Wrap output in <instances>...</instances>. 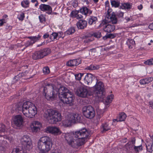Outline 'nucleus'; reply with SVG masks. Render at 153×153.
I'll return each instance as SVG.
<instances>
[{"label":"nucleus","mask_w":153,"mask_h":153,"mask_svg":"<svg viewBox=\"0 0 153 153\" xmlns=\"http://www.w3.org/2000/svg\"><path fill=\"white\" fill-rule=\"evenodd\" d=\"M90 134L86 128H83L74 133L71 132L68 134L69 140L68 142L69 145L73 148L81 146L84 144L85 140Z\"/></svg>","instance_id":"f257e3e1"},{"label":"nucleus","mask_w":153,"mask_h":153,"mask_svg":"<svg viewBox=\"0 0 153 153\" xmlns=\"http://www.w3.org/2000/svg\"><path fill=\"white\" fill-rule=\"evenodd\" d=\"M16 110L22 111L25 116L29 118H33L37 113L36 107L29 101L19 102L16 105Z\"/></svg>","instance_id":"f03ea898"},{"label":"nucleus","mask_w":153,"mask_h":153,"mask_svg":"<svg viewBox=\"0 0 153 153\" xmlns=\"http://www.w3.org/2000/svg\"><path fill=\"white\" fill-rule=\"evenodd\" d=\"M52 145V140L50 137L44 136L40 138L37 143V147L40 151L39 153H46L49 152Z\"/></svg>","instance_id":"7ed1b4c3"},{"label":"nucleus","mask_w":153,"mask_h":153,"mask_svg":"<svg viewBox=\"0 0 153 153\" xmlns=\"http://www.w3.org/2000/svg\"><path fill=\"white\" fill-rule=\"evenodd\" d=\"M44 116L51 124H56L62 119L61 114L58 111L52 109H48L45 112Z\"/></svg>","instance_id":"20e7f679"},{"label":"nucleus","mask_w":153,"mask_h":153,"mask_svg":"<svg viewBox=\"0 0 153 153\" xmlns=\"http://www.w3.org/2000/svg\"><path fill=\"white\" fill-rule=\"evenodd\" d=\"M96 80V84L92 88L93 91L99 97L102 99L103 98V94L104 91V84L97 78Z\"/></svg>","instance_id":"39448f33"},{"label":"nucleus","mask_w":153,"mask_h":153,"mask_svg":"<svg viewBox=\"0 0 153 153\" xmlns=\"http://www.w3.org/2000/svg\"><path fill=\"white\" fill-rule=\"evenodd\" d=\"M110 10L108 9L106 15L105 19L102 21L103 25L106 24L109 22H111L113 24L117 23V20L114 13H111L110 11Z\"/></svg>","instance_id":"423d86ee"},{"label":"nucleus","mask_w":153,"mask_h":153,"mask_svg":"<svg viewBox=\"0 0 153 153\" xmlns=\"http://www.w3.org/2000/svg\"><path fill=\"white\" fill-rule=\"evenodd\" d=\"M82 117L80 115L77 114L71 113L68 116V126H71L76 122H80Z\"/></svg>","instance_id":"0eeeda50"},{"label":"nucleus","mask_w":153,"mask_h":153,"mask_svg":"<svg viewBox=\"0 0 153 153\" xmlns=\"http://www.w3.org/2000/svg\"><path fill=\"white\" fill-rule=\"evenodd\" d=\"M76 93L78 96L82 98H85L88 95L87 87L83 85H80L77 88Z\"/></svg>","instance_id":"6e6552de"},{"label":"nucleus","mask_w":153,"mask_h":153,"mask_svg":"<svg viewBox=\"0 0 153 153\" xmlns=\"http://www.w3.org/2000/svg\"><path fill=\"white\" fill-rule=\"evenodd\" d=\"M82 110L84 116L87 118L91 119L95 115L94 109L91 106L84 107Z\"/></svg>","instance_id":"1a4fd4ad"},{"label":"nucleus","mask_w":153,"mask_h":153,"mask_svg":"<svg viewBox=\"0 0 153 153\" xmlns=\"http://www.w3.org/2000/svg\"><path fill=\"white\" fill-rule=\"evenodd\" d=\"M67 88L64 86L61 87L58 90L59 97L64 104H67Z\"/></svg>","instance_id":"9d476101"},{"label":"nucleus","mask_w":153,"mask_h":153,"mask_svg":"<svg viewBox=\"0 0 153 153\" xmlns=\"http://www.w3.org/2000/svg\"><path fill=\"white\" fill-rule=\"evenodd\" d=\"M24 120V118L22 116L17 115L14 117L13 122L17 128L20 129L23 126Z\"/></svg>","instance_id":"9b49d317"},{"label":"nucleus","mask_w":153,"mask_h":153,"mask_svg":"<svg viewBox=\"0 0 153 153\" xmlns=\"http://www.w3.org/2000/svg\"><path fill=\"white\" fill-rule=\"evenodd\" d=\"M46 131L53 134L55 135H57L61 134L62 132L60 129L55 126H49L46 128Z\"/></svg>","instance_id":"f8f14e48"},{"label":"nucleus","mask_w":153,"mask_h":153,"mask_svg":"<svg viewBox=\"0 0 153 153\" xmlns=\"http://www.w3.org/2000/svg\"><path fill=\"white\" fill-rule=\"evenodd\" d=\"M47 89L48 88L47 87H44L43 89L46 99L48 100H54L55 98L56 95L54 94L53 91V90L51 91V93H49L48 91H46Z\"/></svg>","instance_id":"ddd939ff"},{"label":"nucleus","mask_w":153,"mask_h":153,"mask_svg":"<svg viewBox=\"0 0 153 153\" xmlns=\"http://www.w3.org/2000/svg\"><path fill=\"white\" fill-rule=\"evenodd\" d=\"M39 8L41 10L46 12L48 14H51L52 12L51 7L48 5L42 4L39 6Z\"/></svg>","instance_id":"4468645a"},{"label":"nucleus","mask_w":153,"mask_h":153,"mask_svg":"<svg viewBox=\"0 0 153 153\" xmlns=\"http://www.w3.org/2000/svg\"><path fill=\"white\" fill-rule=\"evenodd\" d=\"M74 99L73 93L68 89V105L69 106H72L74 104Z\"/></svg>","instance_id":"2eb2a0df"},{"label":"nucleus","mask_w":153,"mask_h":153,"mask_svg":"<svg viewBox=\"0 0 153 153\" xmlns=\"http://www.w3.org/2000/svg\"><path fill=\"white\" fill-rule=\"evenodd\" d=\"M41 126V123L38 121H35L30 126L32 131L36 132L39 130V127Z\"/></svg>","instance_id":"dca6fc26"},{"label":"nucleus","mask_w":153,"mask_h":153,"mask_svg":"<svg viewBox=\"0 0 153 153\" xmlns=\"http://www.w3.org/2000/svg\"><path fill=\"white\" fill-rule=\"evenodd\" d=\"M87 22L85 20H80L76 23V25L78 28L81 29H84L87 26Z\"/></svg>","instance_id":"f3484780"},{"label":"nucleus","mask_w":153,"mask_h":153,"mask_svg":"<svg viewBox=\"0 0 153 153\" xmlns=\"http://www.w3.org/2000/svg\"><path fill=\"white\" fill-rule=\"evenodd\" d=\"M93 77V75L91 74H87L84 78L85 83L88 85L91 83Z\"/></svg>","instance_id":"a211bd4d"},{"label":"nucleus","mask_w":153,"mask_h":153,"mask_svg":"<svg viewBox=\"0 0 153 153\" xmlns=\"http://www.w3.org/2000/svg\"><path fill=\"white\" fill-rule=\"evenodd\" d=\"M80 13L83 15L87 16L88 14L90 15L92 13V11L88 9L86 7H83L79 10Z\"/></svg>","instance_id":"6ab92c4d"},{"label":"nucleus","mask_w":153,"mask_h":153,"mask_svg":"<svg viewBox=\"0 0 153 153\" xmlns=\"http://www.w3.org/2000/svg\"><path fill=\"white\" fill-rule=\"evenodd\" d=\"M81 62V61L79 59L71 60L68 62V66H74L78 65Z\"/></svg>","instance_id":"aec40b11"},{"label":"nucleus","mask_w":153,"mask_h":153,"mask_svg":"<svg viewBox=\"0 0 153 153\" xmlns=\"http://www.w3.org/2000/svg\"><path fill=\"white\" fill-rule=\"evenodd\" d=\"M39 51L41 53L42 58L47 56L51 52V50L50 48H48L40 50Z\"/></svg>","instance_id":"412c9836"},{"label":"nucleus","mask_w":153,"mask_h":153,"mask_svg":"<svg viewBox=\"0 0 153 153\" xmlns=\"http://www.w3.org/2000/svg\"><path fill=\"white\" fill-rule=\"evenodd\" d=\"M115 29V26L109 24L105 26L103 29L104 31L108 33H110L113 31Z\"/></svg>","instance_id":"4be33fe9"},{"label":"nucleus","mask_w":153,"mask_h":153,"mask_svg":"<svg viewBox=\"0 0 153 153\" xmlns=\"http://www.w3.org/2000/svg\"><path fill=\"white\" fill-rule=\"evenodd\" d=\"M153 80V78L149 77L141 79L140 83L141 85H144L148 84Z\"/></svg>","instance_id":"5701e85b"},{"label":"nucleus","mask_w":153,"mask_h":153,"mask_svg":"<svg viewBox=\"0 0 153 153\" xmlns=\"http://www.w3.org/2000/svg\"><path fill=\"white\" fill-rule=\"evenodd\" d=\"M28 73V71H26L24 73H19L18 75H17V76H15V77H14V81H13V82H16V81H18V80H19L23 76H27V74Z\"/></svg>","instance_id":"b1692460"},{"label":"nucleus","mask_w":153,"mask_h":153,"mask_svg":"<svg viewBox=\"0 0 153 153\" xmlns=\"http://www.w3.org/2000/svg\"><path fill=\"white\" fill-rule=\"evenodd\" d=\"M32 57L34 60L42 58L39 51H36L33 53L32 56Z\"/></svg>","instance_id":"393cba45"},{"label":"nucleus","mask_w":153,"mask_h":153,"mask_svg":"<svg viewBox=\"0 0 153 153\" xmlns=\"http://www.w3.org/2000/svg\"><path fill=\"white\" fill-rule=\"evenodd\" d=\"M25 144L24 143H22V147L27 150L30 151L32 147V143L31 141H30V143L28 142L25 143Z\"/></svg>","instance_id":"a878e982"},{"label":"nucleus","mask_w":153,"mask_h":153,"mask_svg":"<svg viewBox=\"0 0 153 153\" xmlns=\"http://www.w3.org/2000/svg\"><path fill=\"white\" fill-rule=\"evenodd\" d=\"M101 129H102V132H105L111 129V128L109 126L108 124L107 123L102 124L101 125Z\"/></svg>","instance_id":"bb28decb"},{"label":"nucleus","mask_w":153,"mask_h":153,"mask_svg":"<svg viewBox=\"0 0 153 153\" xmlns=\"http://www.w3.org/2000/svg\"><path fill=\"white\" fill-rule=\"evenodd\" d=\"M127 44L129 48H132L135 45V41L132 39H128L127 42Z\"/></svg>","instance_id":"cd10ccee"},{"label":"nucleus","mask_w":153,"mask_h":153,"mask_svg":"<svg viewBox=\"0 0 153 153\" xmlns=\"http://www.w3.org/2000/svg\"><path fill=\"white\" fill-rule=\"evenodd\" d=\"M111 5L115 7H118L120 4V2L118 0H111Z\"/></svg>","instance_id":"c85d7f7f"},{"label":"nucleus","mask_w":153,"mask_h":153,"mask_svg":"<svg viewBox=\"0 0 153 153\" xmlns=\"http://www.w3.org/2000/svg\"><path fill=\"white\" fill-rule=\"evenodd\" d=\"M97 21V17L95 16H91L89 19L88 20V24L90 25H92L94 24H95Z\"/></svg>","instance_id":"c756f323"},{"label":"nucleus","mask_w":153,"mask_h":153,"mask_svg":"<svg viewBox=\"0 0 153 153\" xmlns=\"http://www.w3.org/2000/svg\"><path fill=\"white\" fill-rule=\"evenodd\" d=\"M31 140L28 136L25 135L21 139L22 143H24L25 144V143L28 142L30 143Z\"/></svg>","instance_id":"7c9ffc66"},{"label":"nucleus","mask_w":153,"mask_h":153,"mask_svg":"<svg viewBox=\"0 0 153 153\" xmlns=\"http://www.w3.org/2000/svg\"><path fill=\"white\" fill-rule=\"evenodd\" d=\"M58 36V34L57 33H53L49 36V38L51 41H53L55 39H57Z\"/></svg>","instance_id":"2f4dec72"},{"label":"nucleus","mask_w":153,"mask_h":153,"mask_svg":"<svg viewBox=\"0 0 153 153\" xmlns=\"http://www.w3.org/2000/svg\"><path fill=\"white\" fill-rule=\"evenodd\" d=\"M68 78L69 80H74L75 79V74L71 71L68 72Z\"/></svg>","instance_id":"473e14b6"},{"label":"nucleus","mask_w":153,"mask_h":153,"mask_svg":"<svg viewBox=\"0 0 153 153\" xmlns=\"http://www.w3.org/2000/svg\"><path fill=\"white\" fill-rule=\"evenodd\" d=\"M120 8L122 9H130L131 8V5L128 3H122Z\"/></svg>","instance_id":"72a5a7b5"},{"label":"nucleus","mask_w":153,"mask_h":153,"mask_svg":"<svg viewBox=\"0 0 153 153\" xmlns=\"http://www.w3.org/2000/svg\"><path fill=\"white\" fill-rule=\"evenodd\" d=\"M99 66L91 65L90 66L87 67V69L88 70H97L99 68Z\"/></svg>","instance_id":"f704fd0d"},{"label":"nucleus","mask_w":153,"mask_h":153,"mask_svg":"<svg viewBox=\"0 0 153 153\" xmlns=\"http://www.w3.org/2000/svg\"><path fill=\"white\" fill-rule=\"evenodd\" d=\"M126 117V114L124 113H122L119 114V120L120 121H123L125 120Z\"/></svg>","instance_id":"c9c22d12"},{"label":"nucleus","mask_w":153,"mask_h":153,"mask_svg":"<svg viewBox=\"0 0 153 153\" xmlns=\"http://www.w3.org/2000/svg\"><path fill=\"white\" fill-rule=\"evenodd\" d=\"M29 3L28 0H24L21 3L22 6L25 8L29 7Z\"/></svg>","instance_id":"e433bc0d"},{"label":"nucleus","mask_w":153,"mask_h":153,"mask_svg":"<svg viewBox=\"0 0 153 153\" xmlns=\"http://www.w3.org/2000/svg\"><path fill=\"white\" fill-rule=\"evenodd\" d=\"M86 73H80L77 74H75V79L76 80L79 81L81 80L82 77H83Z\"/></svg>","instance_id":"4c0bfd02"},{"label":"nucleus","mask_w":153,"mask_h":153,"mask_svg":"<svg viewBox=\"0 0 153 153\" xmlns=\"http://www.w3.org/2000/svg\"><path fill=\"white\" fill-rule=\"evenodd\" d=\"M75 83V82H74L73 80H69L68 81V84L69 85H70L71 86V88H70L69 87V88L71 89L72 90L73 88L74 89V85Z\"/></svg>","instance_id":"58836bf2"},{"label":"nucleus","mask_w":153,"mask_h":153,"mask_svg":"<svg viewBox=\"0 0 153 153\" xmlns=\"http://www.w3.org/2000/svg\"><path fill=\"white\" fill-rule=\"evenodd\" d=\"M146 65H153V58H152L148 59L144 62Z\"/></svg>","instance_id":"ea45409f"},{"label":"nucleus","mask_w":153,"mask_h":153,"mask_svg":"<svg viewBox=\"0 0 153 153\" xmlns=\"http://www.w3.org/2000/svg\"><path fill=\"white\" fill-rule=\"evenodd\" d=\"M40 22L41 23H44L46 21V18L45 16L43 14H41L39 17Z\"/></svg>","instance_id":"a19ab883"},{"label":"nucleus","mask_w":153,"mask_h":153,"mask_svg":"<svg viewBox=\"0 0 153 153\" xmlns=\"http://www.w3.org/2000/svg\"><path fill=\"white\" fill-rule=\"evenodd\" d=\"M97 48L90 49L89 50V54L90 56H94L97 52Z\"/></svg>","instance_id":"79ce46f5"},{"label":"nucleus","mask_w":153,"mask_h":153,"mask_svg":"<svg viewBox=\"0 0 153 153\" xmlns=\"http://www.w3.org/2000/svg\"><path fill=\"white\" fill-rule=\"evenodd\" d=\"M134 149L136 152H139L141 151L143 149L142 145H141L138 146H134Z\"/></svg>","instance_id":"37998d69"},{"label":"nucleus","mask_w":153,"mask_h":153,"mask_svg":"<svg viewBox=\"0 0 153 153\" xmlns=\"http://www.w3.org/2000/svg\"><path fill=\"white\" fill-rule=\"evenodd\" d=\"M75 31V28L74 27H71L68 30V35L72 34L74 33Z\"/></svg>","instance_id":"c03bdc74"},{"label":"nucleus","mask_w":153,"mask_h":153,"mask_svg":"<svg viewBox=\"0 0 153 153\" xmlns=\"http://www.w3.org/2000/svg\"><path fill=\"white\" fill-rule=\"evenodd\" d=\"M113 97L114 96L112 94L108 96L106 100V102L108 103H110L111 102L112 99H113Z\"/></svg>","instance_id":"a18cd8bd"},{"label":"nucleus","mask_w":153,"mask_h":153,"mask_svg":"<svg viewBox=\"0 0 153 153\" xmlns=\"http://www.w3.org/2000/svg\"><path fill=\"white\" fill-rule=\"evenodd\" d=\"M78 12H79V10L72 11L70 15L71 17L74 18H76V16L77 15V13H78Z\"/></svg>","instance_id":"49530a36"},{"label":"nucleus","mask_w":153,"mask_h":153,"mask_svg":"<svg viewBox=\"0 0 153 153\" xmlns=\"http://www.w3.org/2000/svg\"><path fill=\"white\" fill-rule=\"evenodd\" d=\"M32 40V42L33 43H34L35 42L39 40L41 38V36L39 35H38L37 36H33V38Z\"/></svg>","instance_id":"de8ad7c7"},{"label":"nucleus","mask_w":153,"mask_h":153,"mask_svg":"<svg viewBox=\"0 0 153 153\" xmlns=\"http://www.w3.org/2000/svg\"><path fill=\"white\" fill-rule=\"evenodd\" d=\"M5 131V126L2 124H0V133L4 132Z\"/></svg>","instance_id":"09e8293b"},{"label":"nucleus","mask_w":153,"mask_h":153,"mask_svg":"<svg viewBox=\"0 0 153 153\" xmlns=\"http://www.w3.org/2000/svg\"><path fill=\"white\" fill-rule=\"evenodd\" d=\"M132 143V144L134 146V144L135 143V138H133L131 139V142H128L125 145L126 146H128L130 145L131 143Z\"/></svg>","instance_id":"8fccbe9b"},{"label":"nucleus","mask_w":153,"mask_h":153,"mask_svg":"<svg viewBox=\"0 0 153 153\" xmlns=\"http://www.w3.org/2000/svg\"><path fill=\"white\" fill-rule=\"evenodd\" d=\"M43 73L45 74H48L50 73V70L48 67H44L43 69Z\"/></svg>","instance_id":"3c124183"},{"label":"nucleus","mask_w":153,"mask_h":153,"mask_svg":"<svg viewBox=\"0 0 153 153\" xmlns=\"http://www.w3.org/2000/svg\"><path fill=\"white\" fill-rule=\"evenodd\" d=\"M93 36L97 38H100L102 36L101 33L99 31L94 33L93 34Z\"/></svg>","instance_id":"603ef678"},{"label":"nucleus","mask_w":153,"mask_h":153,"mask_svg":"<svg viewBox=\"0 0 153 153\" xmlns=\"http://www.w3.org/2000/svg\"><path fill=\"white\" fill-rule=\"evenodd\" d=\"M25 17V14L23 13H22L21 14L18 15L17 16L18 19L20 21H22L23 20Z\"/></svg>","instance_id":"864d4df0"},{"label":"nucleus","mask_w":153,"mask_h":153,"mask_svg":"<svg viewBox=\"0 0 153 153\" xmlns=\"http://www.w3.org/2000/svg\"><path fill=\"white\" fill-rule=\"evenodd\" d=\"M150 145H146V147L147 151L149 152H152V144H150Z\"/></svg>","instance_id":"5fc2aeb1"},{"label":"nucleus","mask_w":153,"mask_h":153,"mask_svg":"<svg viewBox=\"0 0 153 153\" xmlns=\"http://www.w3.org/2000/svg\"><path fill=\"white\" fill-rule=\"evenodd\" d=\"M6 137V139H9V137H7L6 136H4L3 137V136H1V135H0V138H1L0 140V143H1H1H2V145L3 144V143H5L6 144V143L4 140H3V138H5V137Z\"/></svg>","instance_id":"6e6d98bb"},{"label":"nucleus","mask_w":153,"mask_h":153,"mask_svg":"<svg viewBox=\"0 0 153 153\" xmlns=\"http://www.w3.org/2000/svg\"><path fill=\"white\" fill-rule=\"evenodd\" d=\"M33 44V43L32 42L28 41L25 43V45L26 48H27L30 45H32Z\"/></svg>","instance_id":"4d7b16f0"},{"label":"nucleus","mask_w":153,"mask_h":153,"mask_svg":"<svg viewBox=\"0 0 153 153\" xmlns=\"http://www.w3.org/2000/svg\"><path fill=\"white\" fill-rule=\"evenodd\" d=\"M124 15V13L119 12L117 14V16L119 18H123Z\"/></svg>","instance_id":"13d9d810"},{"label":"nucleus","mask_w":153,"mask_h":153,"mask_svg":"<svg viewBox=\"0 0 153 153\" xmlns=\"http://www.w3.org/2000/svg\"><path fill=\"white\" fill-rule=\"evenodd\" d=\"M125 19L126 20V22H128L129 21H133V20L131 16L130 17H126L125 18Z\"/></svg>","instance_id":"bf43d9fd"},{"label":"nucleus","mask_w":153,"mask_h":153,"mask_svg":"<svg viewBox=\"0 0 153 153\" xmlns=\"http://www.w3.org/2000/svg\"><path fill=\"white\" fill-rule=\"evenodd\" d=\"M4 146L0 145V153H4Z\"/></svg>","instance_id":"052dcab7"},{"label":"nucleus","mask_w":153,"mask_h":153,"mask_svg":"<svg viewBox=\"0 0 153 153\" xmlns=\"http://www.w3.org/2000/svg\"><path fill=\"white\" fill-rule=\"evenodd\" d=\"M79 12H78V13H77L76 16V18L77 19H79L82 17V16L81 14H79Z\"/></svg>","instance_id":"680f3d73"},{"label":"nucleus","mask_w":153,"mask_h":153,"mask_svg":"<svg viewBox=\"0 0 153 153\" xmlns=\"http://www.w3.org/2000/svg\"><path fill=\"white\" fill-rule=\"evenodd\" d=\"M108 36V38H114L115 36L114 34H110L107 35Z\"/></svg>","instance_id":"e2e57ef3"},{"label":"nucleus","mask_w":153,"mask_h":153,"mask_svg":"<svg viewBox=\"0 0 153 153\" xmlns=\"http://www.w3.org/2000/svg\"><path fill=\"white\" fill-rule=\"evenodd\" d=\"M5 20L4 19L0 20V26H2L3 24L5 23Z\"/></svg>","instance_id":"0e129e2a"},{"label":"nucleus","mask_w":153,"mask_h":153,"mask_svg":"<svg viewBox=\"0 0 153 153\" xmlns=\"http://www.w3.org/2000/svg\"><path fill=\"white\" fill-rule=\"evenodd\" d=\"M49 36V34L48 33H47L44 34L43 36V37L44 39H45L46 38L48 37Z\"/></svg>","instance_id":"69168bd1"},{"label":"nucleus","mask_w":153,"mask_h":153,"mask_svg":"<svg viewBox=\"0 0 153 153\" xmlns=\"http://www.w3.org/2000/svg\"><path fill=\"white\" fill-rule=\"evenodd\" d=\"M149 27L150 29L153 30V23L150 24L149 25Z\"/></svg>","instance_id":"338daca9"},{"label":"nucleus","mask_w":153,"mask_h":153,"mask_svg":"<svg viewBox=\"0 0 153 153\" xmlns=\"http://www.w3.org/2000/svg\"><path fill=\"white\" fill-rule=\"evenodd\" d=\"M137 8L139 10H141L143 8V5L142 4H140L138 6Z\"/></svg>","instance_id":"774afa93"}]
</instances>
